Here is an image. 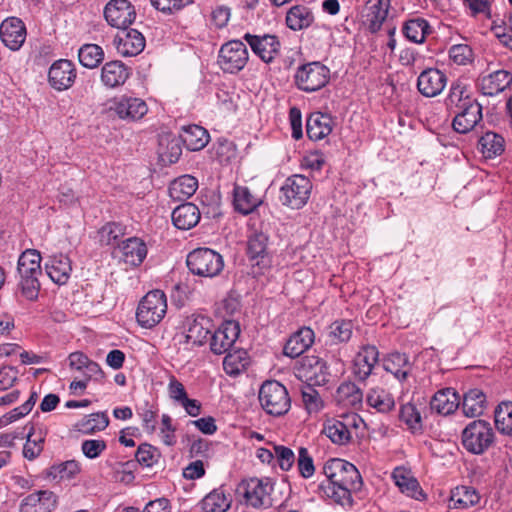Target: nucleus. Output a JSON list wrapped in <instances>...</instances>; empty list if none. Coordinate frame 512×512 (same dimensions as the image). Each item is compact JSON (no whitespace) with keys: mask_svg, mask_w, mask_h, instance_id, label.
Segmentation results:
<instances>
[{"mask_svg":"<svg viewBox=\"0 0 512 512\" xmlns=\"http://www.w3.org/2000/svg\"><path fill=\"white\" fill-rule=\"evenodd\" d=\"M250 363L248 353L239 349L227 352L223 360V369L230 376H236L246 370Z\"/></svg>","mask_w":512,"mask_h":512,"instance_id":"c03bdc74","label":"nucleus"},{"mask_svg":"<svg viewBox=\"0 0 512 512\" xmlns=\"http://www.w3.org/2000/svg\"><path fill=\"white\" fill-rule=\"evenodd\" d=\"M450 58L458 65H464L471 60L472 50L468 45H453L449 50Z\"/></svg>","mask_w":512,"mask_h":512,"instance_id":"774afa93","label":"nucleus"},{"mask_svg":"<svg viewBox=\"0 0 512 512\" xmlns=\"http://www.w3.org/2000/svg\"><path fill=\"white\" fill-rule=\"evenodd\" d=\"M109 424L108 417L105 413H92L78 421L75 425L76 429L84 434H93L97 431L104 430Z\"/></svg>","mask_w":512,"mask_h":512,"instance_id":"8fccbe9b","label":"nucleus"},{"mask_svg":"<svg viewBox=\"0 0 512 512\" xmlns=\"http://www.w3.org/2000/svg\"><path fill=\"white\" fill-rule=\"evenodd\" d=\"M233 196L235 210L243 215L250 214L262 203V200L245 186H235Z\"/></svg>","mask_w":512,"mask_h":512,"instance_id":"c9c22d12","label":"nucleus"},{"mask_svg":"<svg viewBox=\"0 0 512 512\" xmlns=\"http://www.w3.org/2000/svg\"><path fill=\"white\" fill-rule=\"evenodd\" d=\"M122 259L126 264L139 266L147 256V247L143 240L131 237L121 246Z\"/></svg>","mask_w":512,"mask_h":512,"instance_id":"473e14b6","label":"nucleus"},{"mask_svg":"<svg viewBox=\"0 0 512 512\" xmlns=\"http://www.w3.org/2000/svg\"><path fill=\"white\" fill-rule=\"evenodd\" d=\"M116 114L124 120H139L148 112L146 102L141 98L122 97L114 108Z\"/></svg>","mask_w":512,"mask_h":512,"instance_id":"b1692460","label":"nucleus"},{"mask_svg":"<svg viewBox=\"0 0 512 512\" xmlns=\"http://www.w3.org/2000/svg\"><path fill=\"white\" fill-rule=\"evenodd\" d=\"M447 84L446 75L436 68H428L420 73L417 80L418 91L425 97H436Z\"/></svg>","mask_w":512,"mask_h":512,"instance_id":"6ab92c4d","label":"nucleus"},{"mask_svg":"<svg viewBox=\"0 0 512 512\" xmlns=\"http://www.w3.org/2000/svg\"><path fill=\"white\" fill-rule=\"evenodd\" d=\"M336 397L344 406L357 408L362 403L363 393L354 383L346 382L338 387Z\"/></svg>","mask_w":512,"mask_h":512,"instance_id":"49530a36","label":"nucleus"},{"mask_svg":"<svg viewBox=\"0 0 512 512\" xmlns=\"http://www.w3.org/2000/svg\"><path fill=\"white\" fill-rule=\"evenodd\" d=\"M302 401L310 414L317 413L323 407V402L318 391L312 386H306L302 390Z\"/></svg>","mask_w":512,"mask_h":512,"instance_id":"bf43d9fd","label":"nucleus"},{"mask_svg":"<svg viewBox=\"0 0 512 512\" xmlns=\"http://www.w3.org/2000/svg\"><path fill=\"white\" fill-rule=\"evenodd\" d=\"M50 85L59 91L72 86L76 79V70L70 60L60 59L54 62L48 72Z\"/></svg>","mask_w":512,"mask_h":512,"instance_id":"f3484780","label":"nucleus"},{"mask_svg":"<svg viewBox=\"0 0 512 512\" xmlns=\"http://www.w3.org/2000/svg\"><path fill=\"white\" fill-rule=\"evenodd\" d=\"M106 447V442L102 439H89L82 442L81 450L87 458L94 459L99 457Z\"/></svg>","mask_w":512,"mask_h":512,"instance_id":"0e129e2a","label":"nucleus"},{"mask_svg":"<svg viewBox=\"0 0 512 512\" xmlns=\"http://www.w3.org/2000/svg\"><path fill=\"white\" fill-rule=\"evenodd\" d=\"M274 454L282 470L288 471L293 466L295 455L290 448L282 445L274 446Z\"/></svg>","mask_w":512,"mask_h":512,"instance_id":"69168bd1","label":"nucleus"},{"mask_svg":"<svg viewBox=\"0 0 512 512\" xmlns=\"http://www.w3.org/2000/svg\"><path fill=\"white\" fill-rule=\"evenodd\" d=\"M104 16L112 27L121 30L134 22L136 11L128 0H110L105 6Z\"/></svg>","mask_w":512,"mask_h":512,"instance_id":"9b49d317","label":"nucleus"},{"mask_svg":"<svg viewBox=\"0 0 512 512\" xmlns=\"http://www.w3.org/2000/svg\"><path fill=\"white\" fill-rule=\"evenodd\" d=\"M40 262L41 256L38 251L26 250L18 259L17 270L19 276H40L42 273Z\"/></svg>","mask_w":512,"mask_h":512,"instance_id":"79ce46f5","label":"nucleus"},{"mask_svg":"<svg viewBox=\"0 0 512 512\" xmlns=\"http://www.w3.org/2000/svg\"><path fill=\"white\" fill-rule=\"evenodd\" d=\"M198 188V180L191 175H183L173 180L169 185V195L177 201L191 197Z\"/></svg>","mask_w":512,"mask_h":512,"instance_id":"4c0bfd02","label":"nucleus"},{"mask_svg":"<svg viewBox=\"0 0 512 512\" xmlns=\"http://www.w3.org/2000/svg\"><path fill=\"white\" fill-rule=\"evenodd\" d=\"M390 0H367L363 17L371 33L378 32L387 19Z\"/></svg>","mask_w":512,"mask_h":512,"instance_id":"aec40b11","label":"nucleus"},{"mask_svg":"<svg viewBox=\"0 0 512 512\" xmlns=\"http://www.w3.org/2000/svg\"><path fill=\"white\" fill-rule=\"evenodd\" d=\"M366 401L370 407L380 413H388L395 407L393 396L385 389L379 387L369 390Z\"/></svg>","mask_w":512,"mask_h":512,"instance_id":"37998d69","label":"nucleus"},{"mask_svg":"<svg viewBox=\"0 0 512 512\" xmlns=\"http://www.w3.org/2000/svg\"><path fill=\"white\" fill-rule=\"evenodd\" d=\"M332 126L333 120L330 115L314 112L306 121V133L311 140L318 141L331 133Z\"/></svg>","mask_w":512,"mask_h":512,"instance_id":"c85d7f7f","label":"nucleus"},{"mask_svg":"<svg viewBox=\"0 0 512 512\" xmlns=\"http://www.w3.org/2000/svg\"><path fill=\"white\" fill-rule=\"evenodd\" d=\"M248 58L246 45L240 40H231L222 45L218 63L224 72L237 73L245 67Z\"/></svg>","mask_w":512,"mask_h":512,"instance_id":"1a4fd4ad","label":"nucleus"},{"mask_svg":"<svg viewBox=\"0 0 512 512\" xmlns=\"http://www.w3.org/2000/svg\"><path fill=\"white\" fill-rule=\"evenodd\" d=\"M46 434L47 430L44 427H36L34 425L29 427L26 443L23 447V456L26 459L34 460L41 454Z\"/></svg>","mask_w":512,"mask_h":512,"instance_id":"72a5a7b5","label":"nucleus"},{"mask_svg":"<svg viewBox=\"0 0 512 512\" xmlns=\"http://www.w3.org/2000/svg\"><path fill=\"white\" fill-rule=\"evenodd\" d=\"M212 323L208 317L197 316L193 318L189 324L186 334L188 343L200 346L202 345L209 334H211Z\"/></svg>","mask_w":512,"mask_h":512,"instance_id":"e433bc0d","label":"nucleus"},{"mask_svg":"<svg viewBox=\"0 0 512 512\" xmlns=\"http://www.w3.org/2000/svg\"><path fill=\"white\" fill-rule=\"evenodd\" d=\"M361 421L356 414H347L342 419H329L325 422L323 433L337 445H346L352 439V429Z\"/></svg>","mask_w":512,"mask_h":512,"instance_id":"9d476101","label":"nucleus"},{"mask_svg":"<svg viewBox=\"0 0 512 512\" xmlns=\"http://www.w3.org/2000/svg\"><path fill=\"white\" fill-rule=\"evenodd\" d=\"M45 269L50 279L59 285L67 283L72 271L71 261L65 254L53 255L45 264Z\"/></svg>","mask_w":512,"mask_h":512,"instance_id":"393cba45","label":"nucleus"},{"mask_svg":"<svg viewBox=\"0 0 512 512\" xmlns=\"http://www.w3.org/2000/svg\"><path fill=\"white\" fill-rule=\"evenodd\" d=\"M231 505V499L222 489H214L201 501L204 512H226Z\"/></svg>","mask_w":512,"mask_h":512,"instance_id":"a18cd8bd","label":"nucleus"},{"mask_svg":"<svg viewBox=\"0 0 512 512\" xmlns=\"http://www.w3.org/2000/svg\"><path fill=\"white\" fill-rule=\"evenodd\" d=\"M262 408L270 415L281 416L290 409L291 400L284 385L276 380L266 381L259 390Z\"/></svg>","mask_w":512,"mask_h":512,"instance_id":"39448f33","label":"nucleus"},{"mask_svg":"<svg viewBox=\"0 0 512 512\" xmlns=\"http://www.w3.org/2000/svg\"><path fill=\"white\" fill-rule=\"evenodd\" d=\"M297 371L299 377H304L316 385H324L329 381V368L326 362L318 356L303 357Z\"/></svg>","mask_w":512,"mask_h":512,"instance_id":"2eb2a0df","label":"nucleus"},{"mask_svg":"<svg viewBox=\"0 0 512 512\" xmlns=\"http://www.w3.org/2000/svg\"><path fill=\"white\" fill-rule=\"evenodd\" d=\"M55 474L62 480H70L80 472V464L75 460H69L53 467Z\"/></svg>","mask_w":512,"mask_h":512,"instance_id":"338daca9","label":"nucleus"},{"mask_svg":"<svg viewBox=\"0 0 512 512\" xmlns=\"http://www.w3.org/2000/svg\"><path fill=\"white\" fill-rule=\"evenodd\" d=\"M39 276H20V288L23 296L30 300H36L40 290Z\"/></svg>","mask_w":512,"mask_h":512,"instance_id":"052dcab7","label":"nucleus"},{"mask_svg":"<svg viewBox=\"0 0 512 512\" xmlns=\"http://www.w3.org/2000/svg\"><path fill=\"white\" fill-rule=\"evenodd\" d=\"M240 334L239 324L235 321H225L210 337V349L216 355L230 351Z\"/></svg>","mask_w":512,"mask_h":512,"instance_id":"ddd939ff","label":"nucleus"},{"mask_svg":"<svg viewBox=\"0 0 512 512\" xmlns=\"http://www.w3.org/2000/svg\"><path fill=\"white\" fill-rule=\"evenodd\" d=\"M117 52L124 57L136 56L145 48V38L136 29H121L114 39Z\"/></svg>","mask_w":512,"mask_h":512,"instance_id":"a211bd4d","label":"nucleus"},{"mask_svg":"<svg viewBox=\"0 0 512 512\" xmlns=\"http://www.w3.org/2000/svg\"><path fill=\"white\" fill-rule=\"evenodd\" d=\"M186 264L193 275L214 278L224 269L222 255L210 248H197L187 255Z\"/></svg>","mask_w":512,"mask_h":512,"instance_id":"7ed1b4c3","label":"nucleus"},{"mask_svg":"<svg viewBox=\"0 0 512 512\" xmlns=\"http://www.w3.org/2000/svg\"><path fill=\"white\" fill-rule=\"evenodd\" d=\"M314 21L312 11L304 5L291 7L286 15V24L293 31L308 28Z\"/></svg>","mask_w":512,"mask_h":512,"instance_id":"58836bf2","label":"nucleus"},{"mask_svg":"<svg viewBox=\"0 0 512 512\" xmlns=\"http://www.w3.org/2000/svg\"><path fill=\"white\" fill-rule=\"evenodd\" d=\"M130 71L121 61L107 62L101 69V82L107 88L123 85L129 78Z\"/></svg>","mask_w":512,"mask_h":512,"instance_id":"bb28decb","label":"nucleus"},{"mask_svg":"<svg viewBox=\"0 0 512 512\" xmlns=\"http://www.w3.org/2000/svg\"><path fill=\"white\" fill-rule=\"evenodd\" d=\"M353 333L350 320H336L328 328V337L333 344L348 342Z\"/></svg>","mask_w":512,"mask_h":512,"instance_id":"5fc2aeb1","label":"nucleus"},{"mask_svg":"<svg viewBox=\"0 0 512 512\" xmlns=\"http://www.w3.org/2000/svg\"><path fill=\"white\" fill-rule=\"evenodd\" d=\"M392 478L402 493L419 501L425 498L418 481L405 469L399 467L394 469Z\"/></svg>","mask_w":512,"mask_h":512,"instance_id":"c756f323","label":"nucleus"},{"mask_svg":"<svg viewBox=\"0 0 512 512\" xmlns=\"http://www.w3.org/2000/svg\"><path fill=\"white\" fill-rule=\"evenodd\" d=\"M201 213L193 203H184L176 207L172 212V221L175 227L181 230H189L200 221Z\"/></svg>","mask_w":512,"mask_h":512,"instance_id":"cd10ccee","label":"nucleus"},{"mask_svg":"<svg viewBox=\"0 0 512 512\" xmlns=\"http://www.w3.org/2000/svg\"><path fill=\"white\" fill-rule=\"evenodd\" d=\"M182 149L177 139L164 137L160 139L158 154L164 164H173L181 156Z\"/></svg>","mask_w":512,"mask_h":512,"instance_id":"3c124183","label":"nucleus"},{"mask_svg":"<svg viewBox=\"0 0 512 512\" xmlns=\"http://www.w3.org/2000/svg\"><path fill=\"white\" fill-rule=\"evenodd\" d=\"M482 120V106L476 101L468 99L460 106V111L453 119V128L456 132L466 134Z\"/></svg>","mask_w":512,"mask_h":512,"instance_id":"4468645a","label":"nucleus"},{"mask_svg":"<svg viewBox=\"0 0 512 512\" xmlns=\"http://www.w3.org/2000/svg\"><path fill=\"white\" fill-rule=\"evenodd\" d=\"M312 189L311 181L303 175L288 177L281 187L283 204L293 209L304 206Z\"/></svg>","mask_w":512,"mask_h":512,"instance_id":"6e6552de","label":"nucleus"},{"mask_svg":"<svg viewBox=\"0 0 512 512\" xmlns=\"http://www.w3.org/2000/svg\"><path fill=\"white\" fill-rule=\"evenodd\" d=\"M157 10L172 14L193 3L194 0H150Z\"/></svg>","mask_w":512,"mask_h":512,"instance_id":"680f3d73","label":"nucleus"},{"mask_svg":"<svg viewBox=\"0 0 512 512\" xmlns=\"http://www.w3.org/2000/svg\"><path fill=\"white\" fill-rule=\"evenodd\" d=\"M481 500L479 492L470 486H458L451 491L449 508L468 509L476 506Z\"/></svg>","mask_w":512,"mask_h":512,"instance_id":"2f4dec72","label":"nucleus"},{"mask_svg":"<svg viewBox=\"0 0 512 512\" xmlns=\"http://www.w3.org/2000/svg\"><path fill=\"white\" fill-rule=\"evenodd\" d=\"M494 439V431L485 420H474L462 431V444L472 454L484 453L492 446Z\"/></svg>","mask_w":512,"mask_h":512,"instance_id":"20e7f679","label":"nucleus"},{"mask_svg":"<svg viewBox=\"0 0 512 512\" xmlns=\"http://www.w3.org/2000/svg\"><path fill=\"white\" fill-rule=\"evenodd\" d=\"M485 404V394L477 388L471 389L464 394L462 410L467 417H477L483 413Z\"/></svg>","mask_w":512,"mask_h":512,"instance_id":"a19ab883","label":"nucleus"},{"mask_svg":"<svg viewBox=\"0 0 512 512\" xmlns=\"http://www.w3.org/2000/svg\"><path fill=\"white\" fill-rule=\"evenodd\" d=\"M243 39L263 62L271 63L280 52V41L275 35H254L246 33Z\"/></svg>","mask_w":512,"mask_h":512,"instance_id":"f8f14e48","label":"nucleus"},{"mask_svg":"<svg viewBox=\"0 0 512 512\" xmlns=\"http://www.w3.org/2000/svg\"><path fill=\"white\" fill-rule=\"evenodd\" d=\"M511 83L512 74L507 70H496L478 79V87L486 96H494L503 92Z\"/></svg>","mask_w":512,"mask_h":512,"instance_id":"412c9836","label":"nucleus"},{"mask_svg":"<svg viewBox=\"0 0 512 512\" xmlns=\"http://www.w3.org/2000/svg\"><path fill=\"white\" fill-rule=\"evenodd\" d=\"M379 352L375 346H363L356 354L353 363V374L359 381H365L378 362Z\"/></svg>","mask_w":512,"mask_h":512,"instance_id":"4be33fe9","label":"nucleus"},{"mask_svg":"<svg viewBox=\"0 0 512 512\" xmlns=\"http://www.w3.org/2000/svg\"><path fill=\"white\" fill-rule=\"evenodd\" d=\"M268 237L263 232L255 231L248 238L247 253L251 259L263 258L267 251Z\"/></svg>","mask_w":512,"mask_h":512,"instance_id":"4d7b16f0","label":"nucleus"},{"mask_svg":"<svg viewBox=\"0 0 512 512\" xmlns=\"http://www.w3.org/2000/svg\"><path fill=\"white\" fill-rule=\"evenodd\" d=\"M399 417L400 420L404 422L412 432H418L422 430L421 414L415 404L408 402L402 405Z\"/></svg>","mask_w":512,"mask_h":512,"instance_id":"6e6d98bb","label":"nucleus"},{"mask_svg":"<svg viewBox=\"0 0 512 512\" xmlns=\"http://www.w3.org/2000/svg\"><path fill=\"white\" fill-rule=\"evenodd\" d=\"M297 465L302 477L310 478L313 476L315 472L313 459L310 456L308 450L304 447L299 449Z\"/></svg>","mask_w":512,"mask_h":512,"instance_id":"e2e57ef3","label":"nucleus"},{"mask_svg":"<svg viewBox=\"0 0 512 512\" xmlns=\"http://www.w3.org/2000/svg\"><path fill=\"white\" fill-rule=\"evenodd\" d=\"M459 395L453 388H445L432 397L431 409L442 415L452 414L459 407Z\"/></svg>","mask_w":512,"mask_h":512,"instance_id":"7c9ffc66","label":"nucleus"},{"mask_svg":"<svg viewBox=\"0 0 512 512\" xmlns=\"http://www.w3.org/2000/svg\"><path fill=\"white\" fill-rule=\"evenodd\" d=\"M428 30V22L421 18L408 20L403 26V34L414 43L424 42Z\"/></svg>","mask_w":512,"mask_h":512,"instance_id":"864d4df0","label":"nucleus"},{"mask_svg":"<svg viewBox=\"0 0 512 512\" xmlns=\"http://www.w3.org/2000/svg\"><path fill=\"white\" fill-rule=\"evenodd\" d=\"M294 80L298 89L308 93L315 92L329 82L330 69L318 61L306 63L297 68Z\"/></svg>","mask_w":512,"mask_h":512,"instance_id":"0eeeda50","label":"nucleus"},{"mask_svg":"<svg viewBox=\"0 0 512 512\" xmlns=\"http://www.w3.org/2000/svg\"><path fill=\"white\" fill-rule=\"evenodd\" d=\"M166 312L167 299L165 293L161 290H152L139 302L136 319L141 327L150 329L161 322Z\"/></svg>","mask_w":512,"mask_h":512,"instance_id":"f03ea898","label":"nucleus"},{"mask_svg":"<svg viewBox=\"0 0 512 512\" xmlns=\"http://www.w3.org/2000/svg\"><path fill=\"white\" fill-rule=\"evenodd\" d=\"M384 369L393 374L399 381L406 380L411 371V364L409 358L404 353H391L383 363Z\"/></svg>","mask_w":512,"mask_h":512,"instance_id":"ea45409f","label":"nucleus"},{"mask_svg":"<svg viewBox=\"0 0 512 512\" xmlns=\"http://www.w3.org/2000/svg\"><path fill=\"white\" fill-rule=\"evenodd\" d=\"M245 504L253 508H268L272 505L273 483L269 478L243 480L237 489Z\"/></svg>","mask_w":512,"mask_h":512,"instance_id":"423d86ee","label":"nucleus"},{"mask_svg":"<svg viewBox=\"0 0 512 512\" xmlns=\"http://www.w3.org/2000/svg\"><path fill=\"white\" fill-rule=\"evenodd\" d=\"M479 146L486 158H493L503 153L505 141L501 135L487 132L479 139Z\"/></svg>","mask_w":512,"mask_h":512,"instance_id":"de8ad7c7","label":"nucleus"},{"mask_svg":"<svg viewBox=\"0 0 512 512\" xmlns=\"http://www.w3.org/2000/svg\"><path fill=\"white\" fill-rule=\"evenodd\" d=\"M323 473L327 482L319 485L322 496L342 507H351L352 493L360 491L363 485L357 468L348 461L335 458L325 462Z\"/></svg>","mask_w":512,"mask_h":512,"instance_id":"f257e3e1","label":"nucleus"},{"mask_svg":"<svg viewBox=\"0 0 512 512\" xmlns=\"http://www.w3.org/2000/svg\"><path fill=\"white\" fill-rule=\"evenodd\" d=\"M180 137L187 149L191 151H199L209 142L207 130L199 125L183 127Z\"/></svg>","mask_w":512,"mask_h":512,"instance_id":"f704fd0d","label":"nucleus"},{"mask_svg":"<svg viewBox=\"0 0 512 512\" xmlns=\"http://www.w3.org/2000/svg\"><path fill=\"white\" fill-rule=\"evenodd\" d=\"M56 506V496L51 491H38L26 496L20 512H50Z\"/></svg>","mask_w":512,"mask_h":512,"instance_id":"5701e85b","label":"nucleus"},{"mask_svg":"<svg viewBox=\"0 0 512 512\" xmlns=\"http://www.w3.org/2000/svg\"><path fill=\"white\" fill-rule=\"evenodd\" d=\"M497 430L512 437V402H501L494 411Z\"/></svg>","mask_w":512,"mask_h":512,"instance_id":"09e8293b","label":"nucleus"},{"mask_svg":"<svg viewBox=\"0 0 512 512\" xmlns=\"http://www.w3.org/2000/svg\"><path fill=\"white\" fill-rule=\"evenodd\" d=\"M79 62L86 68H96L104 59L103 49L96 44H84L78 52Z\"/></svg>","mask_w":512,"mask_h":512,"instance_id":"603ef678","label":"nucleus"},{"mask_svg":"<svg viewBox=\"0 0 512 512\" xmlns=\"http://www.w3.org/2000/svg\"><path fill=\"white\" fill-rule=\"evenodd\" d=\"M314 342V332L304 327L294 333L286 342L283 352L290 358H296L308 350Z\"/></svg>","mask_w":512,"mask_h":512,"instance_id":"a878e982","label":"nucleus"},{"mask_svg":"<svg viewBox=\"0 0 512 512\" xmlns=\"http://www.w3.org/2000/svg\"><path fill=\"white\" fill-rule=\"evenodd\" d=\"M0 38L13 51L19 50L26 39V27L21 19L9 17L0 25Z\"/></svg>","mask_w":512,"mask_h":512,"instance_id":"dca6fc26","label":"nucleus"},{"mask_svg":"<svg viewBox=\"0 0 512 512\" xmlns=\"http://www.w3.org/2000/svg\"><path fill=\"white\" fill-rule=\"evenodd\" d=\"M159 456V451L147 443L141 444L135 453L137 462L146 467H152L157 463Z\"/></svg>","mask_w":512,"mask_h":512,"instance_id":"13d9d810","label":"nucleus"}]
</instances>
